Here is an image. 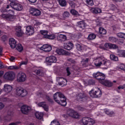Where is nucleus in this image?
I'll return each instance as SVG.
<instances>
[{"instance_id":"1","label":"nucleus","mask_w":125,"mask_h":125,"mask_svg":"<svg viewBox=\"0 0 125 125\" xmlns=\"http://www.w3.org/2000/svg\"><path fill=\"white\" fill-rule=\"evenodd\" d=\"M54 100L58 104L61 105V106H65L67 105L66 97L61 92H56L54 94Z\"/></svg>"},{"instance_id":"2","label":"nucleus","mask_w":125,"mask_h":125,"mask_svg":"<svg viewBox=\"0 0 125 125\" xmlns=\"http://www.w3.org/2000/svg\"><path fill=\"white\" fill-rule=\"evenodd\" d=\"M14 93L17 96L24 97L28 94V92H27V90L24 89V88L21 87H19L15 88Z\"/></svg>"},{"instance_id":"3","label":"nucleus","mask_w":125,"mask_h":125,"mask_svg":"<svg viewBox=\"0 0 125 125\" xmlns=\"http://www.w3.org/2000/svg\"><path fill=\"white\" fill-rule=\"evenodd\" d=\"M79 124L82 125H94L95 121L89 117H83L79 121Z\"/></svg>"},{"instance_id":"4","label":"nucleus","mask_w":125,"mask_h":125,"mask_svg":"<svg viewBox=\"0 0 125 125\" xmlns=\"http://www.w3.org/2000/svg\"><path fill=\"white\" fill-rule=\"evenodd\" d=\"M15 78H16V74L13 71L7 72L3 76V78L6 81H13Z\"/></svg>"},{"instance_id":"5","label":"nucleus","mask_w":125,"mask_h":125,"mask_svg":"<svg viewBox=\"0 0 125 125\" xmlns=\"http://www.w3.org/2000/svg\"><path fill=\"white\" fill-rule=\"evenodd\" d=\"M95 90V89H92L90 92L89 93L92 97H101L102 94L101 92V90L100 89L98 88L97 90L95 91V92H93V91ZM93 92V93H92Z\"/></svg>"},{"instance_id":"6","label":"nucleus","mask_w":125,"mask_h":125,"mask_svg":"<svg viewBox=\"0 0 125 125\" xmlns=\"http://www.w3.org/2000/svg\"><path fill=\"white\" fill-rule=\"evenodd\" d=\"M93 77L95 79H97V80H98L99 83H100V81L102 82L103 80H105V75L100 72L93 73Z\"/></svg>"},{"instance_id":"7","label":"nucleus","mask_w":125,"mask_h":125,"mask_svg":"<svg viewBox=\"0 0 125 125\" xmlns=\"http://www.w3.org/2000/svg\"><path fill=\"white\" fill-rule=\"evenodd\" d=\"M104 60V57H98L96 58L94 60V64L96 67H100L101 65L103 64V61Z\"/></svg>"},{"instance_id":"8","label":"nucleus","mask_w":125,"mask_h":125,"mask_svg":"<svg viewBox=\"0 0 125 125\" xmlns=\"http://www.w3.org/2000/svg\"><path fill=\"white\" fill-rule=\"evenodd\" d=\"M10 4L12 8L18 11H21V10L23 9V6H22L21 4L16 2H11Z\"/></svg>"},{"instance_id":"9","label":"nucleus","mask_w":125,"mask_h":125,"mask_svg":"<svg viewBox=\"0 0 125 125\" xmlns=\"http://www.w3.org/2000/svg\"><path fill=\"white\" fill-rule=\"evenodd\" d=\"M67 115L69 117L74 118V119H79L80 118V114L74 110H70L67 111Z\"/></svg>"},{"instance_id":"10","label":"nucleus","mask_w":125,"mask_h":125,"mask_svg":"<svg viewBox=\"0 0 125 125\" xmlns=\"http://www.w3.org/2000/svg\"><path fill=\"white\" fill-rule=\"evenodd\" d=\"M26 74L25 73L20 72L19 74H18L17 76V81L18 82H20V83H21L22 82H25L26 81Z\"/></svg>"},{"instance_id":"11","label":"nucleus","mask_w":125,"mask_h":125,"mask_svg":"<svg viewBox=\"0 0 125 125\" xmlns=\"http://www.w3.org/2000/svg\"><path fill=\"white\" fill-rule=\"evenodd\" d=\"M35 33V30H34V27L32 26H28L26 28L25 34L27 36H32L34 35Z\"/></svg>"},{"instance_id":"12","label":"nucleus","mask_w":125,"mask_h":125,"mask_svg":"<svg viewBox=\"0 0 125 125\" xmlns=\"http://www.w3.org/2000/svg\"><path fill=\"white\" fill-rule=\"evenodd\" d=\"M32 108L28 105H23L21 107V110L23 114H28L31 111Z\"/></svg>"},{"instance_id":"13","label":"nucleus","mask_w":125,"mask_h":125,"mask_svg":"<svg viewBox=\"0 0 125 125\" xmlns=\"http://www.w3.org/2000/svg\"><path fill=\"white\" fill-rule=\"evenodd\" d=\"M16 35L18 37H22L24 35V32L21 29V26H17L15 28Z\"/></svg>"},{"instance_id":"14","label":"nucleus","mask_w":125,"mask_h":125,"mask_svg":"<svg viewBox=\"0 0 125 125\" xmlns=\"http://www.w3.org/2000/svg\"><path fill=\"white\" fill-rule=\"evenodd\" d=\"M75 46L77 50L79 51H85L87 48L86 46L79 43H76Z\"/></svg>"},{"instance_id":"15","label":"nucleus","mask_w":125,"mask_h":125,"mask_svg":"<svg viewBox=\"0 0 125 125\" xmlns=\"http://www.w3.org/2000/svg\"><path fill=\"white\" fill-rule=\"evenodd\" d=\"M12 86L9 84H5L3 88V91L5 92L7 94L10 93L12 91Z\"/></svg>"},{"instance_id":"16","label":"nucleus","mask_w":125,"mask_h":125,"mask_svg":"<svg viewBox=\"0 0 125 125\" xmlns=\"http://www.w3.org/2000/svg\"><path fill=\"white\" fill-rule=\"evenodd\" d=\"M30 13L33 16H39L41 15V11L34 8H31L30 9Z\"/></svg>"},{"instance_id":"17","label":"nucleus","mask_w":125,"mask_h":125,"mask_svg":"<svg viewBox=\"0 0 125 125\" xmlns=\"http://www.w3.org/2000/svg\"><path fill=\"white\" fill-rule=\"evenodd\" d=\"M86 100V96L84 93H80L76 97V100L77 101H83V100Z\"/></svg>"},{"instance_id":"18","label":"nucleus","mask_w":125,"mask_h":125,"mask_svg":"<svg viewBox=\"0 0 125 125\" xmlns=\"http://www.w3.org/2000/svg\"><path fill=\"white\" fill-rule=\"evenodd\" d=\"M100 83L107 87H111V86H113V83L111 82L109 80H103V81H100Z\"/></svg>"},{"instance_id":"19","label":"nucleus","mask_w":125,"mask_h":125,"mask_svg":"<svg viewBox=\"0 0 125 125\" xmlns=\"http://www.w3.org/2000/svg\"><path fill=\"white\" fill-rule=\"evenodd\" d=\"M57 59L54 56H51L46 58V62L48 63H56Z\"/></svg>"},{"instance_id":"20","label":"nucleus","mask_w":125,"mask_h":125,"mask_svg":"<svg viewBox=\"0 0 125 125\" xmlns=\"http://www.w3.org/2000/svg\"><path fill=\"white\" fill-rule=\"evenodd\" d=\"M104 47H106V48H109L110 49H117L119 48V47L118 45L112 44V43H106L104 44Z\"/></svg>"},{"instance_id":"21","label":"nucleus","mask_w":125,"mask_h":125,"mask_svg":"<svg viewBox=\"0 0 125 125\" xmlns=\"http://www.w3.org/2000/svg\"><path fill=\"white\" fill-rule=\"evenodd\" d=\"M40 49L43 51H45L46 52H49V51H51V49H52V48L51 47V46L48 44H44L40 48Z\"/></svg>"},{"instance_id":"22","label":"nucleus","mask_w":125,"mask_h":125,"mask_svg":"<svg viewBox=\"0 0 125 125\" xmlns=\"http://www.w3.org/2000/svg\"><path fill=\"white\" fill-rule=\"evenodd\" d=\"M57 39L59 42H65L67 41V36L63 34H59L57 36Z\"/></svg>"},{"instance_id":"23","label":"nucleus","mask_w":125,"mask_h":125,"mask_svg":"<svg viewBox=\"0 0 125 125\" xmlns=\"http://www.w3.org/2000/svg\"><path fill=\"white\" fill-rule=\"evenodd\" d=\"M64 47L65 49L67 50H71L74 47V44L71 42H68L67 43L64 44Z\"/></svg>"},{"instance_id":"24","label":"nucleus","mask_w":125,"mask_h":125,"mask_svg":"<svg viewBox=\"0 0 125 125\" xmlns=\"http://www.w3.org/2000/svg\"><path fill=\"white\" fill-rule=\"evenodd\" d=\"M91 12H92L93 14H97L98 13H101L102 12V10H101L100 8L95 7V8H91L90 9Z\"/></svg>"},{"instance_id":"25","label":"nucleus","mask_w":125,"mask_h":125,"mask_svg":"<svg viewBox=\"0 0 125 125\" xmlns=\"http://www.w3.org/2000/svg\"><path fill=\"white\" fill-rule=\"evenodd\" d=\"M9 43L11 48H15V46H16V41H15V39L13 38L10 39Z\"/></svg>"},{"instance_id":"26","label":"nucleus","mask_w":125,"mask_h":125,"mask_svg":"<svg viewBox=\"0 0 125 125\" xmlns=\"http://www.w3.org/2000/svg\"><path fill=\"white\" fill-rule=\"evenodd\" d=\"M38 106L39 107H42L43 108L44 110L46 111H48V105H47L46 104L45 102H40L38 104Z\"/></svg>"},{"instance_id":"27","label":"nucleus","mask_w":125,"mask_h":125,"mask_svg":"<svg viewBox=\"0 0 125 125\" xmlns=\"http://www.w3.org/2000/svg\"><path fill=\"white\" fill-rule=\"evenodd\" d=\"M103 65L105 66V67H106V69H107V68H109L111 66V61L106 59L105 58H104Z\"/></svg>"},{"instance_id":"28","label":"nucleus","mask_w":125,"mask_h":125,"mask_svg":"<svg viewBox=\"0 0 125 125\" xmlns=\"http://www.w3.org/2000/svg\"><path fill=\"white\" fill-rule=\"evenodd\" d=\"M59 81L60 82H61V83H60V85H62V86H64V85H67V80L66 79L62 77H60Z\"/></svg>"},{"instance_id":"29","label":"nucleus","mask_w":125,"mask_h":125,"mask_svg":"<svg viewBox=\"0 0 125 125\" xmlns=\"http://www.w3.org/2000/svg\"><path fill=\"white\" fill-rule=\"evenodd\" d=\"M74 67H67L66 68V75L67 76H70L73 72V68Z\"/></svg>"},{"instance_id":"30","label":"nucleus","mask_w":125,"mask_h":125,"mask_svg":"<svg viewBox=\"0 0 125 125\" xmlns=\"http://www.w3.org/2000/svg\"><path fill=\"white\" fill-rule=\"evenodd\" d=\"M56 52L59 55H65L66 54L65 50L62 49H57Z\"/></svg>"},{"instance_id":"31","label":"nucleus","mask_w":125,"mask_h":125,"mask_svg":"<svg viewBox=\"0 0 125 125\" xmlns=\"http://www.w3.org/2000/svg\"><path fill=\"white\" fill-rule=\"evenodd\" d=\"M35 117L39 120H42V117H43V113L39 112H36L35 113Z\"/></svg>"},{"instance_id":"32","label":"nucleus","mask_w":125,"mask_h":125,"mask_svg":"<svg viewBox=\"0 0 125 125\" xmlns=\"http://www.w3.org/2000/svg\"><path fill=\"white\" fill-rule=\"evenodd\" d=\"M78 27L79 28H81V29H83L84 28H85L86 24L84 22V21H79L78 22Z\"/></svg>"},{"instance_id":"33","label":"nucleus","mask_w":125,"mask_h":125,"mask_svg":"<svg viewBox=\"0 0 125 125\" xmlns=\"http://www.w3.org/2000/svg\"><path fill=\"white\" fill-rule=\"evenodd\" d=\"M40 33L44 39H46L48 35V31L47 30H41Z\"/></svg>"},{"instance_id":"34","label":"nucleus","mask_w":125,"mask_h":125,"mask_svg":"<svg viewBox=\"0 0 125 125\" xmlns=\"http://www.w3.org/2000/svg\"><path fill=\"white\" fill-rule=\"evenodd\" d=\"M117 55L120 57H125V51L119 50L117 51Z\"/></svg>"},{"instance_id":"35","label":"nucleus","mask_w":125,"mask_h":125,"mask_svg":"<svg viewBox=\"0 0 125 125\" xmlns=\"http://www.w3.org/2000/svg\"><path fill=\"white\" fill-rule=\"evenodd\" d=\"M96 35H95L93 33H91L88 35L87 39L89 41H92L93 40H95L96 39Z\"/></svg>"},{"instance_id":"36","label":"nucleus","mask_w":125,"mask_h":125,"mask_svg":"<svg viewBox=\"0 0 125 125\" xmlns=\"http://www.w3.org/2000/svg\"><path fill=\"white\" fill-rule=\"evenodd\" d=\"M99 32L100 35H106L107 31H106V29H104V28L99 27Z\"/></svg>"},{"instance_id":"37","label":"nucleus","mask_w":125,"mask_h":125,"mask_svg":"<svg viewBox=\"0 0 125 125\" xmlns=\"http://www.w3.org/2000/svg\"><path fill=\"white\" fill-rule=\"evenodd\" d=\"M56 36L54 34H48L46 39L47 40H54Z\"/></svg>"},{"instance_id":"38","label":"nucleus","mask_w":125,"mask_h":125,"mask_svg":"<svg viewBox=\"0 0 125 125\" xmlns=\"http://www.w3.org/2000/svg\"><path fill=\"white\" fill-rule=\"evenodd\" d=\"M59 2L61 6H66L67 5L66 0H59Z\"/></svg>"},{"instance_id":"39","label":"nucleus","mask_w":125,"mask_h":125,"mask_svg":"<svg viewBox=\"0 0 125 125\" xmlns=\"http://www.w3.org/2000/svg\"><path fill=\"white\" fill-rule=\"evenodd\" d=\"M16 48L18 51L21 52L23 50V46L21 44H18L16 46Z\"/></svg>"},{"instance_id":"40","label":"nucleus","mask_w":125,"mask_h":125,"mask_svg":"<svg viewBox=\"0 0 125 125\" xmlns=\"http://www.w3.org/2000/svg\"><path fill=\"white\" fill-rule=\"evenodd\" d=\"M110 57L111 60H113V61H119V58L114 54L110 55Z\"/></svg>"},{"instance_id":"41","label":"nucleus","mask_w":125,"mask_h":125,"mask_svg":"<svg viewBox=\"0 0 125 125\" xmlns=\"http://www.w3.org/2000/svg\"><path fill=\"white\" fill-rule=\"evenodd\" d=\"M15 19V18H14V16L9 14L8 15V18H7V20H8V21H14Z\"/></svg>"},{"instance_id":"42","label":"nucleus","mask_w":125,"mask_h":125,"mask_svg":"<svg viewBox=\"0 0 125 125\" xmlns=\"http://www.w3.org/2000/svg\"><path fill=\"white\" fill-rule=\"evenodd\" d=\"M104 112L105 114H106V115H108V116H112V115H114L113 111H110V110L108 109H104Z\"/></svg>"},{"instance_id":"43","label":"nucleus","mask_w":125,"mask_h":125,"mask_svg":"<svg viewBox=\"0 0 125 125\" xmlns=\"http://www.w3.org/2000/svg\"><path fill=\"white\" fill-rule=\"evenodd\" d=\"M109 42H116L117 41H118V39L116 37H110L108 39Z\"/></svg>"},{"instance_id":"44","label":"nucleus","mask_w":125,"mask_h":125,"mask_svg":"<svg viewBox=\"0 0 125 125\" xmlns=\"http://www.w3.org/2000/svg\"><path fill=\"white\" fill-rule=\"evenodd\" d=\"M86 2L88 5H90V6H92L94 3H93V0H86Z\"/></svg>"},{"instance_id":"45","label":"nucleus","mask_w":125,"mask_h":125,"mask_svg":"<svg viewBox=\"0 0 125 125\" xmlns=\"http://www.w3.org/2000/svg\"><path fill=\"white\" fill-rule=\"evenodd\" d=\"M50 125H60V124H59V122H58V121L57 120H54L51 122Z\"/></svg>"},{"instance_id":"46","label":"nucleus","mask_w":125,"mask_h":125,"mask_svg":"<svg viewBox=\"0 0 125 125\" xmlns=\"http://www.w3.org/2000/svg\"><path fill=\"white\" fill-rule=\"evenodd\" d=\"M62 16L64 18H66L67 17H69L70 16V13L68 11H65L62 14Z\"/></svg>"},{"instance_id":"47","label":"nucleus","mask_w":125,"mask_h":125,"mask_svg":"<svg viewBox=\"0 0 125 125\" xmlns=\"http://www.w3.org/2000/svg\"><path fill=\"white\" fill-rule=\"evenodd\" d=\"M118 69H121V70L125 71V65L124 63H121L118 66Z\"/></svg>"},{"instance_id":"48","label":"nucleus","mask_w":125,"mask_h":125,"mask_svg":"<svg viewBox=\"0 0 125 125\" xmlns=\"http://www.w3.org/2000/svg\"><path fill=\"white\" fill-rule=\"evenodd\" d=\"M8 69H9V70H18V69H19V67L18 66L12 65V66H9L8 67Z\"/></svg>"},{"instance_id":"49","label":"nucleus","mask_w":125,"mask_h":125,"mask_svg":"<svg viewBox=\"0 0 125 125\" xmlns=\"http://www.w3.org/2000/svg\"><path fill=\"white\" fill-rule=\"evenodd\" d=\"M35 73L38 75V76H42V70H36L35 71Z\"/></svg>"},{"instance_id":"50","label":"nucleus","mask_w":125,"mask_h":125,"mask_svg":"<svg viewBox=\"0 0 125 125\" xmlns=\"http://www.w3.org/2000/svg\"><path fill=\"white\" fill-rule=\"evenodd\" d=\"M70 13L73 15H79V12L74 9H72L70 11Z\"/></svg>"},{"instance_id":"51","label":"nucleus","mask_w":125,"mask_h":125,"mask_svg":"<svg viewBox=\"0 0 125 125\" xmlns=\"http://www.w3.org/2000/svg\"><path fill=\"white\" fill-rule=\"evenodd\" d=\"M7 116H8L9 117H13L14 116V112H13V111H8L7 112Z\"/></svg>"},{"instance_id":"52","label":"nucleus","mask_w":125,"mask_h":125,"mask_svg":"<svg viewBox=\"0 0 125 125\" xmlns=\"http://www.w3.org/2000/svg\"><path fill=\"white\" fill-rule=\"evenodd\" d=\"M124 36H125V33H124L120 32L117 34V37H118L119 38H120L121 39H124Z\"/></svg>"},{"instance_id":"53","label":"nucleus","mask_w":125,"mask_h":125,"mask_svg":"<svg viewBox=\"0 0 125 125\" xmlns=\"http://www.w3.org/2000/svg\"><path fill=\"white\" fill-rule=\"evenodd\" d=\"M28 64V59H26L25 61H22L21 62L20 65L22 66V65H27Z\"/></svg>"},{"instance_id":"54","label":"nucleus","mask_w":125,"mask_h":125,"mask_svg":"<svg viewBox=\"0 0 125 125\" xmlns=\"http://www.w3.org/2000/svg\"><path fill=\"white\" fill-rule=\"evenodd\" d=\"M89 84H90V85H92L93 84H95V81H94V80H89Z\"/></svg>"},{"instance_id":"55","label":"nucleus","mask_w":125,"mask_h":125,"mask_svg":"<svg viewBox=\"0 0 125 125\" xmlns=\"http://www.w3.org/2000/svg\"><path fill=\"white\" fill-rule=\"evenodd\" d=\"M8 15L9 14H2L1 16V17H2V18H4L5 19H6V20H7V18L8 17Z\"/></svg>"},{"instance_id":"56","label":"nucleus","mask_w":125,"mask_h":125,"mask_svg":"<svg viewBox=\"0 0 125 125\" xmlns=\"http://www.w3.org/2000/svg\"><path fill=\"white\" fill-rule=\"evenodd\" d=\"M67 60L69 62H71L73 64L76 63V61L74 60H72V59H68Z\"/></svg>"},{"instance_id":"57","label":"nucleus","mask_w":125,"mask_h":125,"mask_svg":"<svg viewBox=\"0 0 125 125\" xmlns=\"http://www.w3.org/2000/svg\"><path fill=\"white\" fill-rule=\"evenodd\" d=\"M125 88V86L121 85L118 87V89L119 90H121V89H124Z\"/></svg>"},{"instance_id":"58","label":"nucleus","mask_w":125,"mask_h":125,"mask_svg":"<svg viewBox=\"0 0 125 125\" xmlns=\"http://www.w3.org/2000/svg\"><path fill=\"white\" fill-rule=\"evenodd\" d=\"M4 107V104H2V103H0V110H1V109H2V108Z\"/></svg>"},{"instance_id":"59","label":"nucleus","mask_w":125,"mask_h":125,"mask_svg":"<svg viewBox=\"0 0 125 125\" xmlns=\"http://www.w3.org/2000/svg\"><path fill=\"white\" fill-rule=\"evenodd\" d=\"M78 110H79V111H83L84 110V108H83L82 106H78Z\"/></svg>"},{"instance_id":"60","label":"nucleus","mask_w":125,"mask_h":125,"mask_svg":"<svg viewBox=\"0 0 125 125\" xmlns=\"http://www.w3.org/2000/svg\"><path fill=\"white\" fill-rule=\"evenodd\" d=\"M9 59H10V61H12V62H13L14 60H15V57H11Z\"/></svg>"},{"instance_id":"61","label":"nucleus","mask_w":125,"mask_h":125,"mask_svg":"<svg viewBox=\"0 0 125 125\" xmlns=\"http://www.w3.org/2000/svg\"><path fill=\"white\" fill-rule=\"evenodd\" d=\"M3 63L1 61H0V69H2L3 68Z\"/></svg>"},{"instance_id":"62","label":"nucleus","mask_w":125,"mask_h":125,"mask_svg":"<svg viewBox=\"0 0 125 125\" xmlns=\"http://www.w3.org/2000/svg\"><path fill=\"white\" fill-rule=\"evenodd\" d=\"M19 124V122H16V123H11L8 125H18Z\"/></svg>"},{"instance_id":"63","label":"nucleus","mask_w":125,"mask_h":125,"mask_svg":"<svg viewBox=\"0 0 125 125\" xmlns=\"http://www.w3.org/2000/svg\"><path fill=\"white\" fill-rule=\"evenodd\" d=\"M46 99H47V100H48V101H49V102H52V100H51V99H50V98H49V97L46 96Z\"/></svg>"},{"instance_id":"64","label":"nucleus","mask_w":125,"mask_h":125,"mask_svg":"<svg viewBox=\"0 0 125 125\" xmlns=\"http://www.w3.org/2000/svg\"><path fill=\"white\" fill-rule=\"evenodd\" d=\"M28 1L32 3H35V2H37V0H28Z\"/></svg>"}]
</instances>
